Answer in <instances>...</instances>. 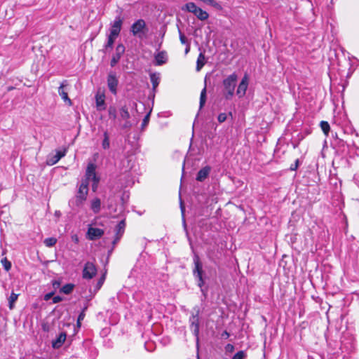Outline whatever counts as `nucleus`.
Returning a JSON list of instances; mask_svg holds the SVG:
<instances>
[{"mask_svg":"<svg viewBox=\"0 0 359 359\" xmlns=\"http://www.w3.org/2000/svg\"><path fill=\"white\" fill-rule=\"evenodd\" d=\"M52 295H53V293H52V292L46 294L45 295V297H44L45 300H48V299H50V297H52Z\"/></svg>","mask_w":359,"mask_h":359,"instance_id":"49530a36","label":"nucleus"},{"mask_svg":"<svg viewBox=\"0 0 359 359\" xmlns=\"http://www.w3.org/2000/svg\"><path fill=\"white\" fill-rule=\"evenodd\" d=\"M90 209L95 214H97L101 210V201L98 198H95L90 201Z\"/></svg>","mask_w":359,"mask_h":359,"instance_id":"aec40b11","label":"nucleus"},{"mask_svg":"<svg viewBox=\"0 0 359 359\" xmlns=\"http://www.w3.org/2000/svg\"><path fill=\"white\" fill-rule=\"evenodd\" d=\"M87 234L88 239L93 241L100 238L104 234V231L99 228L90 227Z\"/></svg>","mask_w":359,"mask_h":359,"instance_id":"dca6fc26","label":"nucleus"},{"mask_svg":"<svg viewBox=\"0 0 359 359\" xmlns=\"http://www.w3.org/2000/svg\"><path fill=\"white\" fill-rule=\"evenodd\" d=\"M245 355L244 351H240L233 356L232 359H243Z\"/></svg>","mask_w":359,"mask_h":359,"instance_id":"f704fd0d","label":"nucleus"},{"mask_svg":"<svg viewBox=\"0 0 359 359\" xmlns=\"http://www.w3.org/2000/svg\"><path fill=\"white\" fill-rule=\"evenodd\" d=\"M206 102V87H204L203 89L201 92L200 95V109L203 108L205 103Z\"/></svg>","mask_w":359,"mask_h":359,"instance_id":"cd10ccee","label":"nucleus"},{"mask_svg":"<svg viewBox=\"0 0 359 359\" xmlns=\"http://www.w3.org/2000/svg\"><path fill=\"white\" fill-rule=\"evenodd\" d=\"M149 116H150V113L147 114L144 118H143L142 120V128H144L145 126H147V124L149 123Z\"/></svg>","mask_w":359,"mask_h":359,"instance_id":"4c0bfd02","label":"nucleus"},{"mask_svg":"<svg viewBox=\"0 0 359 359\" xmlns=\"http://www.w3.org/2000/svg\"><path fill=\"white\" fill-rule=\"evenodd\" d=\"M118 81V79L114 73H110L107 77V86L109 90L114 94L116 95L117 93V86Z\"/></svg>","mask_w":359,"mask_h":359,"instance_id":"9d476101","label":"nucleus"},{"mask_svg":"<svg viewBox=\"0 0 359 359\" xmlns=\"http://www.w3.org/2000/svg\"><path fill=\"white\" fill-rule=\"evenodd\" d=\"M320 126L324 134L327 136L330 129L328 122L322 121L320 123Z\"/></svg>","mask_w":359,"mask_h":359,"instance_id":"c85d7f7f","label":"nucleus"},{"mask_svg":"<svg viewBox=\"0 0 359 359\" xmlns=\"http://www.w3.org/2000/svg\"><path fill=\"white\" fill-rule=\"evenodd\" d=\"M181 210H182V212L183 213L184 212V207L182 206V203H181Z\"/></svg>","mask_w":359,"mask_h":359,"instance_id":"603ef678","label":"nucleus"},{"mask_svg":"<svg viewBox=\"0 0 359 359\" xmlns=\"http://www.w3.org/2000/svg\"><path fill=\"white\" fill-rule=\"evenodd\" d=\"M53 286H54V287H55V286H59L60 283H59V282H57V281H55V282L53 283Z\"/></svg>","mask_w":359,"mask_h":359,"instance_id":"8fccbe9b","label":"nucleus"},{"mask_svg":"<svg viewBox=\"0 0 359 359\" xmlns=\"http://www.w3.org/2000/svg\"><path fill=\"white\" fill-rule=\"evenodd\" d=\"M237 80L238 76L236 73L231 74L223 80V95L226 100H231L233 97Z\"/></svg>","mask_w":359,"mask_h":359,"instance_id":"f03ea898","label":"nucleus"},{"mask_svg":"<svg viewBox=\"0 0 359 359\" xmlns=\"http://www.w3.org/2000/svg\"><path fill=\"white\" fill-rule=\"evenodd\" d=\"M99 181H100L99 178L93 180V185H92V189H93V191H96V189L97 188V185H98Z\"/></svg>","mask_w":359,"mask_h":359,"instance_id":"58836bf2","label":"nucleus"},{"mask_svg":"<svg viewBox=\"0 0 359 359\" xmlns=\"http://www.w3.org/2000/svg\"><path fill=\"white\" fill-rule=\"evenodd\" d=\"M184 7L187 11L194 14L200 20H205L209 18V14L206 11L198 7L196 4L193 2L186 4Z\"/></svg>","mask_w":359,"mask_h":359,"instance_id":"20e7f679","label":"nucleus"},{"mask_svg":"<svg viewBox=\"0 0 359 359\" xmlns=\"http://www.w3.org/2000/svg\"><path fill=\"white\" fill-rule=\"evenodd\" d=\"M55 216L57 217H60L61 216V212L60 210H56L54 213Z\"/></svg>","mask_w":359,"mask_h":359,"instance_id":"de8ad7c7","label":"nucleus"},{"mask_svg":"<svg viewBox=\"0 0 359 359\" xmlns=\"http://www.w3.org/2000/svg\"><path fill=\"white\" fill-rule=\"evenodd\" d=\"M84 316H85V314H84L83 311L79 314V316L78 317V320H77L78 324L80 323L81 320H83Z\"/></svg>","mask_w":359,"mask_h":359,"instance_id":"37998d69","label":"nucleus"},{"mask_svg":"<svg viewBox=\"0 0 359 359\" xmlns=\"http://www.w3.org/2000/svg\"><path fill=\"white\" fill-rule=\"evenodd\" d=\"M104 277H103V278H101L98 280V282H97V290H99V289L101 287V286L102 285V284H103V283H104Z\"/></svg>","mask_w":359,"mask_h":359,"instance_id":"79ce46f5","label":"nucleus"},{"mask_svg":"<svg viewBox=\"0 0 359 359\" xmlns=\"http://www.w3.org/2000/svg\"><path fill=\"white\" fill-rule=\"evenodd\" d=\"M117 37L112 36L111 35H108L107 41L106 44L104 46L105 50L107 51L109 48H112L114 43Z\"/></svg>","mask_w":359,"mask_h":359,"instance_id":"a878e982","label":"nucleus"},{"mask_svg":"<svg viewBox=\"0 0 359 359\" xmlns=\"http://www.w3.org/2000/svg\"><path fill=\"white\" fill-rule=\"evenodd\" d=\"M68 86L67 81H64L60 86L58 88V93L62 97V99L67 103L69 106L72 104V100L69 98L67 91L66 90V87Z\"/></svg>","mask_w":359,"mask_h":359,"instance_id":"ddd939ff","label":"nucleus"},{"mask_svg":"<svg viewBox=\"0 0 359 359\" xmlns=\"http://www.w3.org/2000/svg\"><path fill=\"white\" fill-rule=\"evenodd\" d=\"M1 264L6 271H8L11 268V263L7 259L6 257L1 259Z\"/></svg>","mask_w":359,"mask_h":359,"instance_id":"2f4dec72","label":"nucleus"},{"mask_svg":"<svg viewBox=\"0 0 359 359\" xmlns=\"http://www.w3.org/2000/svg\"><path fill=\"white\" fill-rule=\"evenodd\" d=\"M227 116L225 113H220L218 115L217 120L219 123H223L226 120Z\"/></svg>","mask_w":359,"mask_h":359,"instance_id":"e433bc0d","label":"nucleus"},{"mask_svg":"<svg viewBox=\"0 0 359 359\" xmlns=\"http://www.w3.org/2000/svg\"><path fill=\"white\" fill-rule=\"evenodd\" d=\"M123 24V20L121 17H116L111 25L109 35L118 37Z\"/></svg>","mask_w":359,"mask_h":359,"instance_id":"1a4fd4ad","label":"nucleus"},{"mask_svg":"<svg viewBox=\"0 0 359 359\" xmlns=\"http://www.w3.org/2000/svg\"><path fill=\"white\" fill-rule=\"evenodd\" d=\"M224 336H227V337H229V334H228L226 332H224Z\"/></svg>","mask_w":359,"mask_h":359,"instance_id":"864d4df0","label":"nucleus"},{"mask_svg":"<svg viewBox=\"0 0 359 359\" xmlns=\"http://www.w3.org/2000/svg\"><path fill=\"white\" fill-rule=\"evenodd\" d=\"M62 301V298L60 296H55L53 298V303L56 304Z\"/></svg>","mask_w":359,"mask_h":359,"instance_id":"a19ab883","label":"nucleus"},{"mask_svg":"<svg viewBox=\"0 0 359 359\" xmlns=\"http://www.w3.org/2000/svg\"><path fill=\"white\" fill-rule=\"evenodd\" d=\"M95 170L96 165L94 163H88L86 170L85 178L82 179V180H86V182L89 185L90 180L98 179L99 177H97Z\"/></svg>","mask_w":359,"mask_h":359,"instance_id":"6e6552de","label":"nucleus"},{"mask_svg":"<svg viewBox=\"0 0 359 359\" xmlns=\"http://www.w3.org/2000/svg\"><path fill=\"white\" fill-rule=\"evenodd\" d=\"M120 116L122 119L127 120L130 118V114L128 108L124 106L120 109Z\"/></svg>","mask_w":359,"mask_h":359,"instance_id":"c756f323","label":"nucleus"},{"mask_svg":"<svg viewBox=\"0 0 359 359\" xmlns=\"http://www.w3.org/2000/svg\"><path fill=\"white\" fill-rule=\"evenodd\" d=\"M88 186L86 180H81L75 196L69 201L71 208L74 210L83 205L88 194Z\"/></svg>","mask_w":359,"mask_h":359,"instance_id":"f257e3e1","label":"nucleus"},{"mask_svg":"<svg viewBox=\"0 0 359 359\" xmlns=\"http://www.w3.org/2000/svg\"><path fill=\"white\" fill-rule=\"evenodd\" d=\"M43 243L47 247H53L56 244L57 239L54 237L48 238L44 240Z\"/></svg>","mask_w":359,"mask_h":359,"instance_id":"7c9ffc66","label":"nucleus"},{"mask_svg":"<svg viewBox=\"0 0 359 359\" xmlns=\"http://www.w3.org/2000/svg\"><path fill=\"white\" fill-rule=\"evenodd\" d=\"M101 146L104 150H108L110 149V134L107 130H104L102 134Z\"/></svg>","mask_w":359,"mask_h":359,"instance_id":"6ab92c4d","label":"nucleus"},{"mask_svg":"<svg viewBox=\"0 0 359 359\" xmlns=\"http://www.w3.org/2000/svg\"><path fill=\"white\" fill-rule=\"evenodd\" d=\"M74 287V285L68 283L62 286V287L60 289V292L65 294H69L73 291Z\"/></svg>","mask_w":359,"mask_h":359,"instance_id":"bb28decb","label":"nucleus"},{"mask_svg":"<svg viewBox=\"0 0 359 359\" xmlns=\"http://www.w3.org/2000/svg\"><path fill=\"white\" fill-rule=\"evenodd\" d=\"M18 298V294L12 292L8 298V307L11 310H13L14 309V304L17 301Z\"/></svg>","mask_w":359,"mask_h":359,"instance_id":"393cba45","label":"nucleus"},{"mask_svg":"<svg viewBox=\"0 0 359 359\" xmlns=\"http://www.w3.org/2000/svg\"><path fill=\"white\" fill-rule=\"evenodd\" d=\"M189 50H190V45L188 43V44H187V48L185 49V53L186 54L188 53Z\"/></svg>","mask_w":359,"mask_h":359,"instance_id":"09e8293b","label":"nucleus"},{"mask_svg":"<svg viewBox=\"0 0 359 359\" xmlns=\"http://www.w3.org/2000/svg\"><path fill=\"white\" fill-rule=\"evenodd\" d=\"M130 32L133 36L140 39H143L148 32L145 21L143 19L136 20L131 25Z\"/></svg>","mask_w":359,"mask_h":359,"instance_id":"7ed1b4c3","label":"nucleus"},{"mask_svg":"<svg viewBox=\"0 0 359 359\" xmlns=\"http://www.w3.org/2000/svg\"><path fill=\"white\" fill-rule=\"evenodd\" d=\"M154 58L156 65H162L166 63L168 60L167 53L165 51H161L158 53L156 55H155Z\"/></svg>","mask_w":359,"mask_h":359,"instance_id":"f3484780","label":"nucleus"},{"mask_svg":"<svg viewBox=\"0 0 359 359\" xmlns=\"http://www.w3.org/2000/svg\"><path fill=\"white\" fill-rule=\"evenodd\" d=\"M125 228H126L125 220H121L116 226V228H115V231H116L115 238L114 239V241L112 242L114 245H116L119 241V240L121 239V238L123 235L124 231H125Z\"/></svg>","mask_w":359,"mask_h":359,"instance_id":"9b49d317","label":"nucleus"},{"mask_svg":"<svg viewBox=\"0 0 359 359\" xmlns=\"http://www.w3.org/2000/svg\"><path fill=\"white\" fill-rule=\"evenodd\" d=\"M97 273V269L95 264L88 262L86 263L83 270V278L85 279H91Z\"/></svg>","mask_w":359,"mask_h":359,"instance_id":"423d86ee","label":"nucleus"},{"mask_svg":"<svg viewBox=\"0 0 359 359\" xmlns=\"http://www.w3.org/2000/svg\"><path fill=\"white\" fill-rule=\"evenodd\" d=\"M72 240L75 243H78L79 241V237L76 234H74V235H72Z\"/></svg>","mask_w":359,"mask_h":359,"instance_id":"c03bdc74","label":"nucleus"},{"mask_svg":"<svg viewBox=\"0 0 359 359\" xmlns=\"http://www.w3.org/2000/svg\"><path fill=\"white\" fill-rule=\"evenodd\" d=\"M130 126V124L129 123V122H126L125 124H124V127L126 128V127H129Z\"/></svg>","mask_w":359,"mask_h":359,"instance_id":"3c124183","label":"nucleus"},{"mask_svg":"<svg viewBox=\"0 0 359 359\" xmlns=\"http://www.w3.org/2000/svg\"><path fill=\"white\" fill-rule=\"evenodd\" d=\"M205 64V57L203 53H201L198 57L196 62V70L200 71Z\"/></svg>","mask_w":359,"mask_h":359,"instance_id":"b1692460","label":"nucleus"},{"mask_svg":"<svg viewBox=\"0 0 359 359\" xmlns=\"http://www.w3.org/2000/svg\"><path fill=\"white\" fill-rule=\"evenodd\" d=\"M125 46L122 43H119L116 47L115 53L113 55L110 61V65L114 67L120 60L121 57L125 53Z\"/></svg>","mask_w":359,"mask_h":359,"instance_id":"0eeeda50","label":"nucleus"},{"mask_svg":"<svg viewBox=\"0 0 359 359\" xmlns=\"http://www.w3.org/2000/svg\"><path fill=\"white\" fill-rule=\"evenodd\" d=\"M66 154V149L64 151L57 150L56 154L53 156H49L47 158V164L53 165L56 164L62 157Z\"/></svg>","mask_w":359,"mask_h":359,"instance_id":"4468645a","label":"nucleus"},{"mask_svg":"<svg viewBox=\"0 0 359 359\" xmlns=\"http://www.w3.org/2000/svg\"><path fill=\"white\" fill-rule=\"evenodd\" d=\"M299 165V159H297L294 162V164L291 165L290 170H296Z\"/></svg>","mask_w":359,"mask_h":359,"instance_id":"ea45409f","label":"nucleus"},{"mask_svg":"<svg viewBox=\"0 0 359 359\" xmlns=\"http://www.w3.org/2000/svg\"><path fill=\"white\" fill-rule=\"evenodd\" d=\"M109 118L115 119L116 118V109L115 107L110 106L108 109Z\"/></svg>","mask_w":359,"mask_h":359,"instance_id":"473e14b6","label":"nucleus"},{"mask_svg":"<svg viewBox=\"0 0 359 359\" xmlns=\"http://www.w3.org/2000/svg\"><path fill=\"white\" fill-rule=\"evenodd\" d=\"M211 168L210 166H205L201 169L196 176V180L199 182L204 181L210 174Z\"/></svg>","mask_w":359,"mask_h":359,"instance_id":"a211bd4d","label":"nucleus"},{"mask_svg":"<svg viewBox=\"0 0 359 359\" xmlns=\"http://www.w3.org/2000/svg\"><path fill=\"white\" fill-rule=\"evenodd\" d=\"M248 86V76L247 75H245L243 77V79H241V81L238 86L237 90H236V95L239 97H243L246 93Z\"/></svg>","mask_w":359,"mask_h":359,"instance_id":"f8f14e48","label":"nucleus"},{"mask_svg":"<svg viewBox=\"0 0 359 359\" xmlns=\"http://www.w3.org/2000/svg\"><path fill=\"white\" fill-rule=\"evenodd\" d=\"M66 337L67 335L65 332H61L57 339L53 341V347L55 348H60L65 342Z\"/></svg>","mask_w":359,"mask_h":359,"instance_id":"4be33fe9","label":"nucleus"},{"mask_svg":"<svg viewBox=\"0 0 359 359\" xmlns=\"http://www.w3.org/2000/svg\"><path fill=\"white\" fill-rule=\"evenodd\" d=\"M191 329L194 336L198 337L199 334V309H198L196 313H193L189 318Z\"/></svg>","mask_w":359,"mask_h":359,"instance_id":"39448f33","label":"nucleus"},{"mask_svg":"<svg viewBox=\"0 0 359 359\" xmlns=\"http://www.w3.org/2000/svg\"><path fill=\"white\" fill-rule=\"evenodd\" d=\"M160 74L158 73H151L150 80L152 83L153 90H155L160 83Z\"/></svg>","mask_w":359,"mask_h":359,"instance_id":"5701e85b","label":"nucleus"},{"mask_svg":"<svg viewBox=\"0 0 359 359\" xmlns=\"http://www.w3.org/2000/svg\"><path fill=\"white\" fill-rule=\"evenodd\" d=\"M96 106L97 110L101 111L105 109L104 95L97 94L95 96Z\"/></svg>","mask_w":359,"mask_h":359,"instance_id":"412c9836","label":"nucleus"},{"mask_svg":"<svg viewBox=\"0 0 359 359\" xmlns=\"http://www.w3.org/2000/svg\"><path fill=\"white\" fill-rule=\"evenodd\" d=\"M180 40L182 44H188L187 39L184 34L179 29Z\"/></svg>","mask_w":359,"mask_h":359,"instance_id":"c9c22d12","label":"nucleus"},{"mask_svg":"<svg viewBox=\"0 0 359 359\" xmlns=\"http://www.w3.org/2000/svg\"><path fill=\"white\" fill-rule=\"evenodd\" d=\"M233 349H234V347L231 344H227V346H226V350L227 351H232Z\"/></svg>","mask_w":359,"mask_h":359,"instance_id":"a18cd8bd","label":"nucleus"},{"mask_svg":"<svg viewBox=\"0 0 359 359\" xmlns=\"http://www.w3.org/2000/svg\"><path fill=\"white\" fill-rule=\"evenodd\" d=\"M198 281V286L201 288V292L205 294L204 290L203 289V286L204 285V280L203 278V276H196L195 277Z\"/></svg>","mask_w":359,"mask_h":359,"instance_id":"72a5a7b5","label":"nucleus"},{"mask_svg":"<svg viewBox=\"0 0 359 359\" xmlns=\"http://www.w3.org/2000/svg\"><path fill=\"white\" fill-rule=\"evenodd\" d=\"M194 269L193 270V274L194 277L203 276V264L200 261V258L197 255L194 257Z\"/></svg>","mask_w":359,"mask_h":359,"instance_id":"2eb2a0df","label":"nucleus"}]
</instances>
